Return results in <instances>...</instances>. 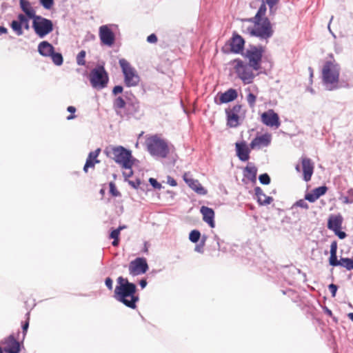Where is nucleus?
<instances>
[{"mask_svg":"<svg viewBox=\"0 0 353 353\" xmlns=\"http://www.w3.org/2000/svg\"><path fill=\"white\" fill-rule=\"evenodd\" d=\"M307 200L304 199H299V201H296L291 207V210L294 213L295 210L297 209V208H301L305 210H307L309 208V205L306 202Z\"/></svg>","mask_w":353,"mask_h":353,"instance_id":"obj_31","label":"nucleus"},{"mask_svg":"<svg viewBox=\"0 0 353 353\" xmlns=\"http://www.w3.org/2000/svg\"><path fill=\"white\" fill-rule=\"evenodd\" d=\"M334 232L340 239H343L347 236L346 233L345 232L341 231V229H339L334 231Z\"/></svg>","mask_w":353,"mask_h":353,"instance_id":"obj_53","label":"nucleus"},{"mask_svg":"<svg viewBox=\"0 0 353 353\" xmlns=\"http://www.w3.org/2000/svg\"><path fill=\"white\" fill-rule=\"evenodd\" d=\"M148 152L156 158L165 159L168 157L170 150L168 143L164 139L154 135L146 140Z\"/></svg>","mask_w":353,"mask_h":353,"instance_id":"obj_5","label":"nucleus"},{"mask_svg":"<svg viewBox=\"0 0 353 353\" xmlns=\"http://www.w3.org/2000/svg\"><path fill=\"white\" fill-rule=\"evenodd\" d=\"M108 74L103 65H98L92 69L90 74V81L92 86L97 90H101L107 86Z\"/></svg>","mask_w":353,"mask_h":353,"instance_id":"obj_8","label":"nucleus"},{"mask_svg":"<svg viewBox=\"0 0 353 353\" xmlns=\"http://www.w3.org/2000/svg\"><path fill=\"white\" fill-rule=\"evenodd\" d=\"M327 190V188L325 185H323V186L316 188L313 190H314V192L315 195L316 196L317 199H319L320 196H323V194H325L326 193Z\"/></svg>","mask_w":353,"mask_h":353,"instance_id":"obj_38","label":"nucleus"},{"mask_svg":"<svg viewBox=\"0 0 353 353\" xmlns=\"http://www.w3.org/2000/svg\"><path fill=\"white\" fill-rule=\"evenodd\" d=\"M148 270V265L145 258L138 257L132 261L129 265V272L132 276L144 274Z\"/></svg>","mask_w":353,"mask_h":353,"instance_id":"obj_11","label":"nucleus"},{"mask_svg":"<svg viewBox=\"0 0 353 353\" xmlns=\"http://www.w3.org/2000/svg\"><path fill=\"white\" fill-rule=\"evenodd\" d=\"M259 182L263 185H268L271 181L270 177L267 173L259 175Z\"/></svg>","mask_w":353,"mask_h":353,"instance_id":"obj_40","label":"nucleus"},{"mask_svg":"<svg viewBox=\"0 0 353 353\" xmlns=\"http://www.w3.org/2000/svg\"><path fill=\"white\" fill-rule=\"evenodd\" d=\"M99 38L101 42L108 46H112L115 41V35L112 30L106 25L99 28Z\"/></svg>","mask_w":353,"mask_h":353,"instance_id":"obj_13","label":"nucleus"},{"mask_svg":"<svg viewBox=\"0 0 353 353\" xmlns=\"http://www.w3.org/2000/svg\"><path fill=\"white\" fill-rule=\"evenodd\" d=\"M110 192L113 196H119L121 193L117 190L115 184L113 182H110L109 184Z\"/></svg>","mask_w":353,"mask_h":353,"instance_id":"obj_42","label":"nucleus"},{"mask_svg":"<svg viewBox=\"0 0 353 353\" xmlns=\"http://www.w3.org/2000/svg\"><path fill=\"white\" fill-rule=\"evenodd\" d=\"M101 152V149L97 148L94 151H92L88 154L85 163L83 167V171L88 172L89 168H94L96 163H99L100 161L97 159L99 154Z\"/></svg>","mask_w":353,"mask_h":353,"instance_id":"obj_22","label":"nucleus"},{"mask_svg":"<svg viewBox=\"0 0 353 353\" xmlns=\"http://www.w3.org/2000/svg\"><path fill=\"white\" fill-rule=\"evenodd\" d=\"M2 343L5 345L4 351L6 353H19L20 352V343L15 339L14 334H10L8 337L5 338Z\"/></svg>","mask_w":353,"mask_h":353,"instance_id":"obj_15","label":"nucleus"},{"mask_svg":"<svg viewBox=\"0 0 353 353\" xmlns=\"http://www.w3.org/2000/svg\"><path fill=\"white\" fill-rule=\"evenodd\" d=\"M105 284L108 290H112L113 288V281L111 278L108 277L105 280Z\"/></svg>","mask_w":353,"mask_h":353,"instance_id":"obj_51","label":"nucleus"},{"mask_svg":"<svg viewBox=\"0 0 353 353\" xmlns=\"http://www.w3.org/2000/svg\"><path fill=\"white\" fill-rule=\"evenodd\" d=\"M235 63L234 69L237 77L243 81L244 84H250L253 82L256 75L254 73L252 65L245 63L240 59H236L233 61Z\"/></svg>","mask_w":353,"mask_h":353,"instance_id":"obj_7","label":"nucleus"},{"mask_svg":"<svg viewBox=\"0 0 353 353\" xmlns=\"http://www.w3.org/2000/svg\"><path fill=\"white\" fill-rule=\"evenodd\" d=\"M343 201L345 203H353V199H350L348 196H344L343 198Z\"/></svg>","mask_w":353,"mask_h":353,"instance_id":"obj_58","label":"nucleus"},{"mask_svg":"<svg viewBox=\"0 0 353 353\" xmlns=\"http://www.w3.org/2000/svg\"><path fill=\"white\" fill-rule=\"evenodd\" d=\"M302 169L303 172V180L306 182L311 180L314 172V163L307 157L301 158Z\"/></svg>","mask_w":353,"mask_h":353,"instance_id":"obj_18","label":"nucleus"},{"mask_svg":"<svg viewBox=\"0 0 353 353\" xmlns=\"http://www.w3.org/2000/svg\"><path fill=\"white\" fill-rule=\"evenodd\" d=\"M139 285L141 287V288H145V286L147 285V281L144 279H141L139 281Z\"/></svg>","mask_w":353,"mask_h":353,"instance_id":"obj_59","label":"nucleus"},{"mask_svg":"<svg viewBox=\"0 0 353 353\" xmlns=\"http://www.w3.org/2000/svg\"><path fill=\"white\" fill-rule=\"evenodd\" d=\"M40 4L46 10H50L54 3V0H39Z\"/></svg>","mask_w":353,"mask_h":353,"instance_id":"obj_41","label":"nucleus"},{"mask_svg":"<svg viewBox=\"0 0 353 353\" xmlns=\"http://www.w3.org/2000/svg\"><path fill=\"white\" fill-rule=\"evenodd\" d=\"M340 65L334 60L326 61L322 68V81L325 89L330 91L339 88Z\"/></svg>","mask_w":353,"mask_h":353,"instance_id":"obj_3","label":"nucleus"},{"mask_svg":"<svg viewBox=\"0 0 353 353\" xmlns=\"http://www.w3.org/2000/svg\"><path fill=\"white\" fill-rule=\"evenodd\" d=\"M119 63L124 77V84L126 87L137 86L141 78L136 69L125 59H120Z\"/></svg>","mask_w":353,"mask_h":353,"instance_id":"obj_6","label":"nucleus"},{"mask_svg":"<svg viewBox=\"0 0 353 353\" xmlns=\"http://www.w3.org/2000/svg\"><path fill=\"white\" fill-rule=\"evenodd\" d=\"M149 183L155 189L160 190L162 188L161 184L154 178H150Z\"/></svg>","mask_w":353,"mask_h":353,"instance_id":"obj_46","label":"nucleus"},{"mask_svg":"<svg viewBox=\"0 0 353 353\" xmlns=\"http://www.w3.org/2000/svg\"><path fill=\"white\" fill-rule=\"evenodd\" d=\"M127 103L121 97H118L113 101V108L115 110L123 109L125 107Z\"/></svg>","mask_w":353,"mask_h":353,"instance_id":"obj_34","label":"nucleus"},{"mask_svg":"<svg viewBox=\"0 0 353 353\" xmlns=\"http://www.w3.org/2000/svg\"><path fill=\"white\" fill-rule=\"evenodd\" d=\"M67 110L72 114L76 112V108L74 106H68Z\"/></svg>","mask_w":353,"mask_h":353,"instance_id":"obj_61","label":"nucleus"},{"mask_svg":"<svg viewBox=\"0 0 353 353\" xmlns=\"http://www.w3.org/2000/svg\"><path fill=\"white\" fill-rule=\"evenodd\" d=\"M271 143V135L270 134H264L261 136L256 137L251 141L250 146L252 149L261 148L262 147H267Z\"/></svg>","mask_w":353,"mask_h":353,"instance_id":"obj_17","label":"nucleus"},{"mask_svg":"<svg viewBox=\"0 0 353 353\" xmlns=\"http://www.w3.org/2000/svg\"><path fill=\"white\" fill-rule=\"evenodd\" d=\"M242 108L241 105L237 104L232 107V108H228L225 110V114L227 117V125L230 128H236L239 125V113Z\"/></svg>","mask_w":353,"mask_h":353,"instance_id":"obj_12","label":"nucleus"},{"mask_svg":"<svg viewBox=\"0 0 353 353\" xmlns=\"http://www.w3.org/2000/svg\"><path fill=\"white\" fill-rule=\"evenodd\" d=\"M123 90V88L121 85H116L113 88L112 94L114 95H117L121 93Z\"/></svg>","mask_w":353,"mask_h":353,"instance_id":"obj_49","label":"nucleus"},{"mask_svg":"<svg viewBox=\"0 0 353 353\" xmlns=\"http://www.w3.org/2000/svg\"><path fill=\"white\" fill-rule=\"evenodd\" d=\"M8 32V29L4 26H0V33L1 34H6Z\"/></svg>","mask_w":353,"mask_h":353,"instance_id":"obj_62","label":"nucleus"},{"mask_svg":"<svg viewBox=\"0 0 353 353\" xmlns=\"http://www.w3.org/2000/svg\"><path fill=\"white\" fill-rule=\"evenodd\" d=\"M203 247L204 245L201 244V243H199L197 244L195 248H194V250L199 253H203Z\"/></svg>","mask_w":353,"mask_h":353,"instance_id":"obj_56","label":"nucleus"},{"mask_svg":"<svg viewBox=\"0 0 353 353\" xmlns=\"http://www.w3.org/2000/svg\"><path fill=\"white\" fill-rule=\"evenodd\" d=\"M128 172H123V176H124L125 179H127V178H129V177L132 176V174H133V171H132V168H130V169H128Z\"/></svg>","mask_w":353,"mask_h":353,"instance_id":"obj_57","label":"nucleus"},{"mask_svg":"<svg viewBox=\"0 0 353 353\" xmlns=\"http://www.w3.org/2000/svg\"><path fill=\"white\" fill-rule=\"evenodd\" d=\"M329 263L332 266H339V260L337 259L336 254H330Z\"/></svg>","mask_w":353,"mask_h":353,"instance_id":"obj_43","label":"nucleus"},{"mask_svg":"<svg viewBox=\"0 0 353 353\" xmlns=\"http://www.w3.org/2000/svg\"><path fill=\"white\" fill-rule=\"evenodd\" d=\"M328 288L332 294V296L334 297L338 290V286L334 283H331L328 285Z\"/></svg>","mask_w":353,"mask_h":353,"instance_id":"obj_47","label":"nucleus"},{"mask_svg":"<svg viewBox=\"0 0 353 353\" xmlns=\"http://www.w3.org/2000/svg\"><path fill=\"white\" fill-rule=\"evenodd\" d=\"M339 265L342 266L347 270H353V259L350 258H341L339 260Z\"/></svg>","mask_w":353,"mask_h":353,"instance_id":"obj_32","label":"nucleus"},{"mask_svg":"<svg viewBox=\"0 0 353 353\" xmlns=\"http://www.w3.org/2000/svg\"><path fill=\"white\" fill-rule=\"evenodd\" d=\"M119 234H120V232H119V230H117V229H114L113 230L110 234V239H119Z\"/></svg>","mask_w":353,"mask_h":353,"instance_id":"obj_50","label":"nucleus"},{"mask_svg":"<svg viewBox=\"0 0 353 353\" xmlns=\"http://www.w3.org/2000/svg\"><path fill=\"white\" fill-rule=\"evenodd\" d=\"M238 97L237 91L235 89L230 88L223 93H221L219 97V103H227L235 100Z\"/></svg>","mask_w":353,"mask_h":353,"instance_id":"obj_26","label":"nucleus"},{"mask_svg":"<svg viewBox=\"0 0 353 353\" xmlns=\"http://www.w3.org/2000/svg\"><path fill=\"white\" fill-rule=\"evenodd\" d=\"M279 0H262V3L255 14L252 18L248 19L254 24V27H248L247 32L252 37L259 38L261 40L268 39L273 36L274 30L270 19L265 17L267 12L266 5L268 6L270 13L275 12L274 6L279 3Z\"/></svg>","mask_w":353,"mask_h":353,"instance_id":"obj_1","label":"nucleus"},{"mask_svg":"<svg viewBox=\"0 0 353 353\" xmlns=\"http://www.w3.org/2000/svg\"><path fill=\"white\" fill-rule=\"evenodd\" d=\"M105 152L108 157L113 159L124 169H130L134 165L135 159L132 155V151L121 145L106 148Z\"/></svg>","mask_w":353,"mask_h":353,"instance_id":"obj_4","label":"nucleus"},{"mask_svg":"<svg viewBox=\"0 0 353 353\" xmlns=\"http://www.w3.org/2000/svg\"><path fill=\"white\" fill-rule=\"evenodd\" d=\"M119 239H113V241L112 243V245L114 247L117 246L119 245Z\"/></svg>","mask_w":353,"mask_h":353,"instance_id":"obj_63","label":"nucleus"},{"mask_svg":"<svg viewBox=\"0 0 353 353\" xmlns=\"http://www.w3.org/2000/svg\"><path fill=\"white\" fill-rule=\"evenodd\" d=\"M236 155L241 161H246L250 158V150L246 143L243 141L236 143Z\"/></svg>","mask_w":353,"mask_h":353,"instance_id":"obj_21","label":"nucleus"},{"mask_svg":"<svg viewBox=\"0 0 353 353\" xmlns=\"http://www.w3.org/2000/svg\"><path fill=\"white\" fill-rule=\"evenodd\" d=\"M343 222L341 216H332L329 218L327 222V228L333 232L341 229Z\"/></svg>","mask_w":353,"mask_h":353,"instance_id":"obj_28","label":"nucleus"},{"mask_svg":"<svg viewBox=\"0 0 353 353\" xmlns=\"http://www.w3.org/2000/svg\"><path fill=\"white\" fill-rule=\"evenodd\" d=\"M53 23L50 19L37 15L32 19V28L39 38H44L53 30Z\"/></svg>","mask_w":353,"mask_h":353,"instance_id":"obj_9","label":"nucleus"},{"mask_svg":"<svg viewBox=\"0 0 353 353\" xmlns=\"http://www.w3.org/2000/svg\"><path fill=\"white\" fill-rule=\"evenodd\" d=\"M206 240H207V236H205V235H203L202 236H201V241H200L199 243H201L205 246Z\"/></svg>","mask_w":353,"mask_h":353,"instance_id":"obj_60","label":"nucleus"},{"mask_svg":"<svg viewBox=\"0 0 353 353\" xmlns=\"http://www.w3.org/2000/svg\"><path fill=\"white\" fill-rule=\"evenodd\" d=\"M201 239V232L198 230H193L189 234V240L192 243H197Z\"/></svg>","mask_w":353,"mask_h":353,"instance_id":"obj_36","label":"nucleus"},{"mask_svg":"<svg viewBox=\"0 0 353 353\" xmlns=\"http://www.w3.org/2000/svg\"><path fill=\"white\" fill-rule=\"evenodd\" d=\"M261 121L267 126L279 127L280 121L278 114L273 110H269L261 114Z\"/></svg>","mask_w":353,"mask_h":353,"instance_id":"obj_14","label":"nucleus"},{"mask_svg":"<svg viewBox=\"0 0 353 353\" xmlns=\"http://www.w3.org/2000/svg\"><path fill=\"white\" fill-rule=\"evenodd\" d=\"M85 51L81 50L79 52L77 56V63L79 65H84L85 64Z\"/></svg>","mask_w":353,"mask_h":353,"instance_id":"obj_37","label":"nucleus"},{"mask_svg":"<svg viewBox=\"0 0 353 353\" xmlns=\"http://www.w3.org/2000/svg\"><path fill=\"white\" fill-rule=\"evenodd\" d=\"M28 327H29V318L28 317L27 321H26L22 324V334H23L22 340H24L26 335L27 334Z\"/></svg>","mask_w":353,"mask_h":353,"instance_id":"obj_45","label":"nucleus"},{"mask_svg":"<svg viewBox=\"0 0 353 353\" xmlns=\"http://www.w3.org/2000/svg\"><path fill=\"white\" fill-rule=\"evenodd\" d=\"M128 183L134 188L137 189L139 185L141 184V181L139 179H137L135 181H129Z\"/></svg>","mask_w":353,"mask_h":353,"instance_id":"obj_54","label":"nucleus"},{"mask_svg":"<svg viewBox=\"0 0 353 353\" xmlns=\"http://www.w3.org/2000/svg\"><path fill=\"white\" fill-rule=\"evenodd\" d=\"M200 212L203 215V221L207 223L210 228H214L215 222L214 210L209 207L201 206L200 209Z\"/></svg>","mask_w":353,"mask_h":353,"instance_id":"obj_20","label":"nucleus"},{"mask_svg":"<svg viewBox=\"0 0 353 353\" xmlns=\"http://www.w3.org/2000/svg\"><path fill=\"white\" fill-rule=\"evenodd\" d=\"M245 41L241 36L234 33L230 40L231 51L234 53H241L244 48Z\"/></svg>","mask_w":353,"mask_h":353,"instance_id":"obj_19","label":"nucleus"},{"mask_svg":"<svg viewBox=\"0 0 353 353\" xmlns=\"http://www.w3.org/2000/svg\"><path fill=\"white\" fill-rule=\"evenodd\" d=\"M257 168L254 166L247 165L244 169V176L252 182L256 179Z\"/></svg>","mask_w":353,"mask_h":353,"instance_id":"obj_29","label":"nucleus"},{"mask_svg":"<svg viewBox=\"0 0 353 353\" xmlns=\"http://www.w3.org/2000/svg\"><path fill=\"white\" fill-rule=\"evenodd\" d=\"M337 252V242L334 241L330 245V254H336Z\"/></svg>","mask_w":353,"mask_h":353,"instance_id":"obj_52","label":"nucleus"},{"mask_svg":"<svg viewBox=\"0 0 353 353\" xmlns=\"http://www.w3.org/2000/svg\"><path fill=\"white\" fill-rule=\"evenodd\" d=\"M54 50L53 46L46 41H41L38 46V52L43 57H50Z\"/></svg>","mask_w":353,"mask_h":353,"instance_id":"obj_27","label":"nucleus"},{"mask_svg":"<svg viewBox=\"0 0 353 353\" xmlns=\"http://www.w3.org/2000/svg\"><path fill=\"white\" fill-rule=\"evenodd\" d=\"M305 199L311 203H313V202L316 201L318 199H317L316 196L315 195L314 190H312V192L307 193L305 195Z\"/></svg>","mask_w":353,"mask_h":353,"instance_id":"obj_44","label":"nucleus"},{"mask_svg":"<svg viewBox=\"0 0 353 353\" xmlns=\"http://www.w3.org/2000/svg\"><path fill=\"white\" fill-rule=\"evenodd\" d=\"M19 5L21 10L24 12L25 16H28L29 18H34L36 14V11L34 8L31 6L30 2L28 0H19Z\"/></svg>","mask_w":353,"mask_h":353,"instance_id":"obj_25","label":"nucleus"},{"mask_svg":"<svg viewBox=\"0 0 353 353\" xmlns=\"http://www.w3.org/2000/svg\"><path fill=\"white\" fill-rule=\"evenodd\" d=\"M10 27L17 36H21L23 34L21 19L13 20L10 23Z\"/></svg>","mask_w":353,"mask_h":353,"instance_id":"obj_30","label":"nucleus"},{"mask_svg":"<svg viewBox=\"0 0 353 353\" xmlns=\"http://www.w3.org/2000/svg\"><path fill=\"white\" fill-rule=\"evenodd\" d=\"M17 19H21L22 28L23 27L27 30L30 29L29 20L32 19V18H29L28 16L20 13L17 15Z\"/></svg>","mask_w":353,"mask_h":353,"instance_id":"obj_35","label":"nucleus"},{"mask_svg":"<svg viewBox=\"0 0 353 353\" xmlns=\"http://www.w3.org/2000/svg\"><path fill=\"white\" fill-rule=\"evenodd\" d=\"M254 193L257 199V202L260 205H267L273 201V198L266 196L260 187L254 188Z\"/></svg>","mask_w":353,"mask_h":353,"instance_id":"obj_24","label":"nucleus"},{"mask_svg":"<svg viewBox=\"0 0 353 353\" xmlns=\"http://www.w3.org/2000/svg\"><path fill=\"white\" fill-rule=\"evenodd\" d=\"M325 312L327 315H329L330 316H331L332 315V311H331L330 309H328L327 307H325Z\"/></svg>","mask_w":353,"mask_h":353,"instance_id":"obj_64","label":"nucleus"},{"mask_svg":"<svg viewBox=\"0 0 353 353\" xmlns=\"http://www.w3.org/2000/svg\"><path fill=\"white\" fill-rule=\"evenodd\" d=\"M183 178L185 183L198 194L205 195L207 194V190L198 180L191 178L187 173L183 174Z\"/></svg>","mask_w":353,"mask_h":353,"instance_id":"obj_16","label":"nucleus"},{"mask_svg":"<svg viewBox=\"0 0 353 353\" xmlns=\"http://www.w3.org/2000/svg\"><path fill=\"white\" fill-rule=\"evenodd\" d=\"M50 57H51L52 62L56 65H62L63 61V56H62V54L61 53L56 52L54 50L53 52L52 53V54Z\"/></svg>","mask_w":353,"mask_h":353,"instance_id":"obj_33","label":"nucleus"},{"mask_svg":"<svg viewBox=\"0 0 353 353\" xmlns=\"http://www.w3.org/2000/svg\"><path fill=\"white\" fill-rule=\"evenodd\" d=\"M264 49L263 46H250L246 50L244 57L249 61V64L252 65L255 71L261 69V62L263 57Z\"/></svg>","mask_w":353,"mask_h":353,"instance_id":"obj_10","label":"nucleus"},{"mask_svg":"<svg viewBox=\"0 0 353 353\" xmlns=\"http://www.w3.org/2000/svg\"><path fill=\"white\" fill-rule=\"evenodd\" d=\"M248 103L250 108H254L255 106V103L256 100V97L253 93L250 92L246 97Z\"/></svg>","mask_w":353,"mask_h":353,"instance_id":"obj_39","label":"nucleus"},{"mask_svg":"<svg viewBox=\"0 0 353 353\" xmlns=\"http://www.w3.org/2000/svg\"><path fill=\"white\" fill-rule=\"evenodd\" d=\"M167 183L170 185L173 186V187L177 185V183H176V180L170 176H167Z\"/></svg>","mask_w":353,"mask_h":353,"instance_id":"obj_55","label":"nucleus"},{"mask_svg":"<svg viewBox=\"0 0 353 353\" xmlns=\"http://www.w3.org/2000/svg\"><path fill=\"white\" fill-rule=\"evenodd\" d=\"M126 114L128 116L137 117L140 111L139 101L134 97L133 99H128L126 104Z\"/></svg>","mask_w":353,"mask_h":353,"instance_id":"obj_23","label":"nucleus"},{"mask_svg":"<svg viewBox=\"0 0 353 353\" xmlns=\"http://www.w3.org/2000/svg\"><path fill=\"white\" fill-rule=\"evenodd\" d=\"M114 297L125 306L132 309L136 308V303L139 301L138 296L135 294L136 285L122 276L118 277Z\"/></svg>","mask_w":353,"mask_h":353,"instance_id":"obj_2","label":"nucleus"},{"mask_svg":"<svg viewBox=\"0 0 353 353\" xmlns=\"http://www.w3.org/2000/svg\"><path fill=\"white\" fill-rule=\"evenodd\" d=\"M157 37L155 34H151L147 37V41L150 43H155L157 42Z\"/></svg>","mask_w":353,"mask_h":353,"instance_id":"obj_48","label":"nucleus"}]
</instances>
